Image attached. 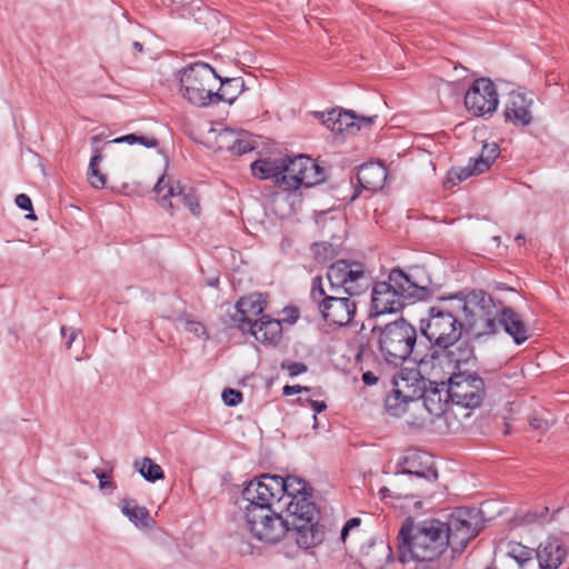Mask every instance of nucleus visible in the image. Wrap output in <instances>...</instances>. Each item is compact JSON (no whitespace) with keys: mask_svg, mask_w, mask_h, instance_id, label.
I'll return each mask as SVG.
<instances>
[{"mask_svg":"<svg viewBox=\"0 0 569 569\" xmlns=\"http://www.w3.org/2000/svg\"><path fill=\"white\" fill-rule=\"evenodd\" d=\"M252 174L259 179H272L283 190H296L301 186L312 187L326 179L325 170L310 157H268L251 164Z\"/></svg>","mask_w":569,"mask_h":569,"instance_id":"7ed1b4c3","label":"nucleus"},{"mask_svg":"<svg viewBox=\"0 0 569 569\" xmlns=\"http://www.w3.org/2000/svg\"><path fill=\"white\" fill-rule=\"evenodd\" d=\"M321 249H323L325 251H327V250H328V244H327V242H322V243H315V244H313V250H315V253H316L317 256H319V253H320V250H321Z\"/></svg>","mask_w":569,"mask_h":569,"instance_id":"864d4df0","label":"nucleus"},{"mask_svg":"<svg viewBox=\"0 0 569 569\" xmlns=\"http://www.w3.org/2000/svg\"><path fill=\"white\" fill-rule=\"evenodd\" d=\"M219 76L208 63L194 62L179 71V93L197 107L212 104Z\"/></svg>","mask_w":569,"mask_h":569,"instance_id":"39448f33","label":"nucleus"},{"mask_svg":"<svg viewBox=\"0 0 569 569\" xmlns=\"http://www.w3.org/2000/svg\"><path fill=\"white\" fill-rule=\"evenodd\" d=\"M533 99L531 93L511 91L505 104V119L517 127H526L532 122Z\"/></svg>","mask_w":569,"mask_h":569,"instance_id":"6ab92c4d","label":"nucleus"},{"mask_svg":"<svg viewBox=\"0 0 569 569\" xmlns=\"http://www.w3.org/2000/svg\"><path fill=\"white\" fill-rule=\"evenodd\" d=\"M134 467L147 481L154 482L164 478L162 468L148 457L136 461Z\"/></svg>","mask_w":569,"mask_h":569,"instance_id":"7c9ffc66","label":"nucleus"},{"mask_svg":"<svg viewBox=\"0 0 569 569\" xmlns=\"http://www.w3.org/2000/svg\"><path fill=\"white\" fill-rule=\"evenodd\" d=\"M372 331L379 332V351L387 362H402L412 353L417 330L405 319L401 318L382 328L375 327Z\"/></svg>","mask_w":569,"mask_h":569,"instance_id":"423d86ee","label":"nucleus"},{"mask_svg":"<svg viewBox=\"0 0 569 569\" xmlns=\"http://www.w3.org/2000/svg\"><path fill=\"white\" fill-rule=\"evenodd\" d=\"M279 490L277 476L264 473L248 482L239 501L248 531L264 543L273 545L283 538V506Z\"/></svg>","mask_w":569,"mask_h":569,"instance_id":"f03ea898","label":"nucleus"},{"mask_svg":"<svg viewBox=\"0 0 569 569\" xmlns=\"http://www.w3.org/2000/svg\"><path fill=\"white\" fill-rule=\"evenodd\" d=\"M111 143H128L134 144L139 143L146 148H157L158 140L153 137L139 136L136 133L126 134L119 138H114L110 141Z\"/></svg>","mask_w":569,"mask_h":569,"instance_id":"c9c22d12","label":"nucleus"},{"mask_svg":"<svg viewBox=\"0 0 569 569\" xmlns=\"http://www.w3.org/2000/svg\"><path fill=\"white\" fill-rule=\"evenodd\" d=\"M101 160V149L93 147V156L88 168V181L96 189H102L106 186V176L98 168Z\"/></svg>","mask_w":569,"mask_h":569,"instance_id":"c756f323","label":"nucleus"},{"mask_svg":"<svg viewBox=\"0 0 569 569\" xmlns=\"http://www.w3.org/2000/svg\"><path fill=\"white\" fill-rule=\"evenodd\" d=\"M418 370L420 375H426L431 383L441 386L448 385V379L457 373L447 348L423 356L418 362Z\"/></svg>","mask_w":569,"mask_h":569,"instance_id":"f3484780","label":"nucleus"},{"mask_svg":"<svg viewBox=\"0 0 569 569\" xmlns=\"http://www.w3.org/2000/svg\"><path fill=\"white\" fill-rule=\"evenodd\" d=\"M317 222L322 226V232L329 239H341L343 232V220L342 218H328L325 213L321 214Z\"/></svg>","mask_w":569,"mask_h":569,"instance_id":"72a5a7b5","label":"nucleus"},{"mask_svg":"<svg viewBox=\"0 0 569 569\" xmlns=\"http://www.w3.org/2000/svg\"><path fill=\"white\" fill-rule=\"evenodd\" d=\"M362 381L367 386H373L378 382V377L372 371H366L362 375Z\"/></svg>","mask_w":569,"mask_h":569,"instance_id":"de8ad7c7","label":"nucleus"},{"mask_svg":"<svg viewBox=\"0 0 569 569\" xmlns=\"http://www.w3.org/2000/svg\"><path fill=\"white\" fill-rule=\"evenodd\" d=\"M222 400L227 406L234 407L242 401V393L238 390L228 388L222 392Z\"/></svg>","mask_w":569,"mask_h":569,"instance_id":"79ce46f5","label":"nucleus"},{"mask_svg":"<svg viewBox=\"0 0 569 569\" xmlns=\"http://www.w3.org/2000/svg\"><path fill=\"white\" fill-rule=\"evenodd\" d=\"M499 320L497 327L500 325L505 331L512 337L517 345L523 343L530 337V329L527 323L523 322L521 316L513 309L505 307L499 310Z\"/></svg>","mask_w":569,"mask_h":569,"instance_id":"5701e85b","label":"nucleus"},{"mask_svg":"<svg viewBox=\"0 0 569 569\" xmlns=\"http://www.w3.org/2000/svg\"><path fill=\"white\" fill-rule=\"evenodd\" d=\"M390 547L382 540H370L359 553V563L363 569H383L391 560Z\"/></svg>","mask_w":569,"mask_h":569,"instance_id":"4be33fe9","label":"nucleus"},{"mask_svg":"<svg viewBox=\"0 0 569 569\" xmlns=\"http://www.w3.org/2000/svg\"><path fill=\"white\" fill-rule=\"evenodd\" d=\"M392 385V393L411 400L415 412L429 411L435 416L441 413L442 407L440 405L437 410H432L427 406L426 400L421 401L426 385L418 369H401L393 376Z\"/></svg>","mask_w":569,"mask_h":569,"instance_id":"ddd939ff","label":"nucleus"},{"mask_svg":"<svg viewBox=\"0 0 569 569\" xmlns=\"http://www.w3.org/2000/svg\"><path fill=\"white\" fill-rule=\"evenodd\" d=\"M393 493H395L397 497L402 496V493H401V492H393Z\"/></svg>","mask_w":569,"mask_h":569,"instance_id":"0e129e2a","label":"nucleus"},{"mask_svg":"<svg viewBox=\"0 0 569 569\" xmlns=\"http://www.w3.org/2000/svg\"><path fill=\"white\" fill-rule=\"evenodd\" d=\"M277 478L280 481L279 498L286 516L303 515L310 518L317 513V507L311 501L312 488L306 480L296 476L286 478L277 476Z\"/></svg>","mask_w":569,"mask_h":569,"instance_id":"9d476101","label":"nucleus"},{"mask_svg":"<svg viewBox=\"0 0 569 569\" xmlns=\"http://www.w3.org/2000/svg\"><path fill=\"white\" fill-rule=\"evenodd\" d=\"M98 478L100 479L99 486L101 489L113 488V483L111 481L106 480L104 473H98Z\"/></svg>","mask_w":569,"mask_h":569,"instance_id":"8fccbe9b","label":"nucleus"},{"mask_svg":"<svg viewBox=\"0 0 569 569\" xmlns=\"http://www.w3.org/2000/svg\"><path fill=\"white\" fill-rule=\"evenodd\" d=\"M450 361L456 365V372L460 371L462 365H467L473 358L472 348L466 343H455L452 347L447 348Z\"/></svg>","mask_w":569,"mask_h":569,"instance_id":"2f4dec72","label":"nucleus"},{"mask_svg":"<svg viewBox=\"0 0 569 569\" xmlns=\"http://www.w3.org/2000/svg\"><path fill=\"white\" fill-rule=\"evenodd\" d=\"M282 368L287 369L290 376H298L307 371V366L301 362H283Z\"/></svg>","mask_w":569,"mask_h":569,"instance_id":"37998d69","label":"nucleus"},{"mask_svg":"<svg viewBox=\"0 0 569 569\" xmlns=\"http://www.w3.org/2000/svg\"><path fill=\"white\" fill-rule=\"evenodd\" d=\"M430 457L421 452H410L403 460L402 475L415 476L417 478L437 479V470L429 466Z\"/></svg>","mask_w":569,"mask_h":569,"instance_id":"a878e982","label":"nucleus"},{"mask_svg":"<svg viewBox=\"0 0 569 569\" xmlns=\"http://www.w3.org/2000/svg\"><path fill=\"white\" fill-rule=\"evenodd\" d=\"M327 279L332 292L343 290L349 296L361 293L370 284V274L366 271L363 264L358 261H336L329 267Z\"/></svg>","mask_w":569,"mask_h":569,"instance_id":"9b49d317","label":"nucleus"},{"mask_svg":"<svg viewBox=\"0 0 569 569\" xmlns=\"http://www.w3.org/2000/svg\"><path fill=\"white\" fill-rule=\"evenodd\" d=\"M535 552L539 569H560L568 557L566 546L557 537L541 541Z\"/></svg>","mask_w":569,"mask_h":569,"instance_id":"aec40b11","label":"nucleus"},{"mask_svg":"<svg viewBox=\"0 0 569 569\" xmlns=\"http://www.w3.org/2000/svg\"><path fill=\"white\" fill-rule=\"evenodd\" d=\"M357 179L361 188L375 192L385 186L387 169L380 162H368L359 168Z\"/></svg>","mask_w":569,"mask_h":569,"instance_id":"393cba45","label":"nucleus"},{"mask_svg":"<svg viewBox=\"0 0 569 569\" xmlns=\"http://www.w3.org/2000/svg\"><path fill=\"white\" fill-rule=\"evenodd\" d=\"M132 47H133V49H134V51H136V52H139V53H140V52H142V51H143V46H142V43H141V42H139V41H134V42L132 43Z\"/></svg>","mask_w":569,"mask_h":569,"instance_id":"5fc2aeb1","label":"nucleus"},{"mask_svg":"<svg viewBox=\"0 0 569 569\" xmlns=\"http://www.w3.org/2000/svg\"><path fill=\"white\" fill-rule=\"evenodd\" d=\"M361 519L360 518H351L349 519L341 530L340 538L343 542H347V538L352 535L356 540H359L361 537L360 530Z\"/></svg>","mask_w":569,"mask_h":569,"instance_id":"ea45409f","label":"nucleus"},{"mask_svg":"<svg viewBox=\"0 0 569 569\" xmlns=\"http://www.w3.org/2000/svg\"><path fill=\"white\" fill-rule=\"evenodd\" d=\"M479 512L458 509L448 522L428 519L415 522L408 519L399 531V559L401 562H433L450 547L461 552L479 531Z\"/></svg>","mask_w":569,"mask_h":569,"instance_id":"f257e3e1","label":"nucleus"},{"mask_svg":"<svg viewBox=\"0 0 569 569\" xmlns=\"http://www.w3.org/2000/svg\"><path fill=\"white\" fill-rule=\"evenodd\" d=\"M385 407L387 412L392 417H406V421L409 425H416L423 420V412H415L413 407L411 406V400L409 401L395 393H391L386 398Z\"/></svg>","mask_w":569,"mask_h":569,"instance_id":"bb28decb","label":"nucleus"},{"mask_svg":"<svg viewBox=\"0 0 569 569\" xmlns=\"http://www.w3.org/2000/svg\"><path fill=\"white\" fill-rule=\"evenodd\" d=\"M529 423L535 429H547L549 427V421L545 418L530 417Z\"/></svg>","mask_w":569,"mask_h":569,"instance_id":"a18cd8bd","label":"nucleus"},{"mask_svg":"<svg viewBox=\"0 0 569 569\" xmlns=\"http://www.w3.org/2000/svg\"><path fill=\"white\" fill-rule=\"evenodd\" d=\"M282 521L283 537L287 532H291L297 546L301 549L315 548L325 540V529L318 522V512L310 518L303 515L282 516Z\"/></svg>","mask_w":569,"mask_h":569,"instance_id":"4468645a","label":"nucleus"},{"mask_svg":"<svg viewBox=\"0 0 569 569\" xmlns=\"http://www.w3.org/2000/svg\"><path fill=\"white\" fill-rule=\"evenodd\" d=\"M309 389L307 387H301L299 385H296V386H284L283 387V395L286 396H291V395H296V393H299L301 391H308Z\"/></svg>","mask_w":569,"mask_h":569,"instance_id":"49530a36","label":"nucleus"},{"mask_svg":"<svg viewBox=\"0 0 569 569\" xmlns=\"http://www.w3.org/2000/svg\"><path fill=\"white\" fill-rule=\"evenodd\" d=\"M247 330L250 331L257 341L267 345H277L282 336L281 322L268 316H261Z\"/></svg>","mask_w":569,"mask_h":569,"instance_id":"b1692460","label":"nucleus"},{"mask_svg":"<svg viewBox=\"0 0 569 569\" xmlns=\"http://www.w3.org/2000/svg\"><path fill=\"white\" fill-rule=\"evenodd\" d=\"M266 307V300L261 293H251L241 298L229 312L234 326L246 331L260 318Z\"/></svg>","mask_w":569,"mask_h":569,"instance_id":"a211bd4d","label":"nucleus"},{"mask_svg":"<svg viewBox=\"0 0 569 569\" xmlns=\"http://www.w3.org/2000/svg\"><path fill=\"white\" fill-rule=\"evenodd\" d=\"M311 299L318 305L322 318L330 325L347 326L356 313V303L350 297H338L327 293L322 279L316 277L312 281Z\"/></svg>","mask_w":569,"mask_h":569,"instance_id":"1a4fd4ad","label":"nucleus"},{"mask_svg":"<svg viewBox=\"0 0 569 569\" xmlns=\"http://www.w3.org/2000/svg\"><path fill=\"white\" fill-rule=\"evenodd\" d=\"M447 393L453 405L473 409L483 400L485 382L475 372L458 371L456 376L448 379Z\"/></svg>","mask_w":569,"mask_h":569,"instance_id":"f8f14e48","label":"nucleus"},{"mask_svg":"<svg viewBox=\"0 0 569 569\" xmlns=\"http://www.w3.org/2000/svg\"><path fill=\"white\" fill-rule=\"evenodd\" d=\"M181 322L183 325V329L191 333L194 338L202 341H207L209 339L207 329L201 322L190 319L181 320Z\"/></svg>","mask_w":569,"mask_h":569,"instance_id":"4c0bfd02","label":"nucleus"},{"mask_svg":"<svg viewBox=\"0 0 569 569\" xmlns=\"http://www.w3.org/2000/svg\"><path fill=\"white\" fill-rule=\"evenodd\" d=\"M27 218H28V219H36V216H34V213L31 211V213L27 214Z\"/></svg>","mask_w":569,"mask_h":569,"instance_id":"bf43d9fd","label":"nucleus"},{"mask_svg":"<svg viewBox=\"0 0 569 569\" xmlns=\"http://www.w3.org/2000/svg\"><path fill=\"white\" fill-rule=\"evenodd\" d=\"M154 191L162 207L172 208L173 203L169 199L173 198L176 201H181L194 217L200 216L201 208L194 190L181 187L180 182L171 176L162 174L154 186Z\"/></svg>","mask_w":569,"mask_h":569,"instance_id":"2eb2a0df","label":"nucleus"},{"mask_svg":"<svg viewBox=\"0 0 569 569\" xmlns=\"http://www.w3.org/2000/svg\"><path fill=\"white\" fill-rule=\"evenodd\" d=\"M493 241H496L497 244L499 246L500 244V237L499 236L493 237Z\"/></svg>","mask_w":569,"mask_h":569,"instance_id":"052dcab7","label":"nucleus"},{"mask_svg":"<svg viewBox=\"0 0 569 569\" xmlns=\"http://www.w3.org/2000/svg\"><path fill=\"white\" fill-rule=\"evenodd\" d=\"M481 172L476 171L475 161L469 163L467 167L453 169L448 173V181L456 183L461 182L473 174H480Z\"/></svg>","mask_w":569,"mask_h":569,"instance_id":"58836bf2","label":"nucleus"},{"mask_svg":"<svg viewBox=\"0 0 569 569\" xmlns=\"http://www.w3.org/2000/svg\"><path fill=\"white\" fill-rule=\"evenodd\" d=\"M100 138H101V136H100V134L93 136V137L91 138V148H92V149H93V147L99 148L98 142L100 141Z\"/></svg>","mask_w":569,"mask_h":569,"instance_id":"6e6d98bb","label":"nucleus"},{"mask_svg":"<svg viewBox=\"0 0 569 569\" xmlns=\"http://www.w3.org/2000/svg\"><path fill=\"white\" fill-rule=\"evenodd\" d=\"M549 511L548 507L541 508L540 512H532L527 516V521H535L537 518H541Z\"/></svg>","mask_w":569,"mask_h":569,"instance_id":"09e8293b","label":"nucleus"},{"mask_svg":"<svg viewBox=\"0 0 569 569\" xmlns=\"http://www.w3.org/2000/svg\"><path fill=\"white\" fill-rule=\"evenodd\" d=\"M78 332L76 330H71L68 340L66 341V347L70 349L72 347L73 341L77 339Z\"/></svg>","mask_w":569,"mask_h":569,"instance_id":"603ef678","label":"nucleus"},{"mask_svg":"<svg viewBox=\"0 0 569 569\" xmlns=\"http://www.w3.org/2000/svg\"><path fill=\"white\" fill-rule=\"evenodd\" d=\"M373 117H357L351 111L333 109L323 116V124L332 132L341 133L343 131H352L355 128L359 130L362 127H369L373 123Z\"/></svg>","mask_w":569,"mask_h":569,"instance_id":"412c9836","label":"nucleus"},{"mask_svg":"<svg viewBox=\"0 0 569 569\" xmlns=\"http://www.w3.org/2000/svg\"><path fill=\"white\" fill-rule=\"evenodd\" d=\"M122 513L139 528L151 527L152 520L146 507L138 506L133 500L123 499L121 506Z\"/></svg>","mask_w":569,"mask_h":569,"instance_id":"c85d7f7f","label":"nucleus"},{"mask_svg":"<svg viewBox=\"0 0 569 569\" xmlns=\"http://www.w3.org/2000/svg\"><path fill=\"white\" fill-rule=\"evenodd\" d=\"M455 310L460 315L463 328L473 336L492 335L497 330V309L493 299L482 290H475L465 298L455 300Z\"/></svg>","mask_w":569,"mask_h":569,"instance_id":"20e7f679","label":"nucleus"},{"mask_svg":"<svg viewBox=\"0 0 569 569\" xmlns=\"http://www.w3.org/2000/svg\"><path fill=\"white\" fill-rule=\"evenodd\" d=\"M66 331H67V328H66V327H62V328H61V332H62V335H66Z\"/></svg>","mask_w":569,"mask_h":569,"instance_id":"e2e57ef3","label":"nucleus"},{"mask_svg":"<svg viewBox=\"0 0 569 569\" xmlns=\"http://www.w3.org/2000/svg\"><path fill=\"white\" fill-rule=\"evenodd\" d=\"M390 282H378L371 295L372 315L393 313L402 309L403 298L410 296V289L417 288L409 277L399 269H393L389 276Z\"/></svg>","mask_w":569,"mask_h":569,"instance_id":"6e6552de","label":"nucleus"},{"mask_svg":"<svg viewBox=\"0 0 569 569\" xmlns=\"http://www.w3.org/2000/svg\"><path fill=\"white\" fill-rule=\"evenodd\" d=\"M499 154V147L496 142L483 144L480 156L475 159V168L478 172H485L490 168Z\"/></svg>","mask_w":569,"mask_h":569,"instance_id":"473e14b6","label":"nucleus"},{"mask_svg":"<svg viewBox=\"0 0 569 569\" xmlns=\"http://www.w3.org/2000/svg\"><path fill=\"white\" fill-rule=\"evenodd\" d=\"M211 134L217 149L232 151L234 143L237 142L238 131L229 128H222L219 130H212Z\"/></svg>","mask_w":569,"mask_h":569,"instance_id":"f704fd0d","label":"nucleus"},{"mask_svg":"<svg viewBox=\"0 0 569 569\" xmlns=\"http://www.w3.org/2000/svg\"><path fill=\"white\" fill-rule=\"evenodd\" d=\"M532 552V549L519 542H510L508 546V555L520 566H523L527 561L531 560Z\"/></svg>","mask_w":569,"mask_h":569,"instance_id":"e433bc0d","label":"nucleus"},{"mask_svg":"<svg viewBox=\"0 0 569 569\" xmlns=\"http://www.w3.org/2000/svg\"><path fill=\"white\" fill-rule=\"evenodd\" d=\"M253 149L252 141L249 139L248 134L243 131H238L237 142L234 143V148L232 149V153L241 156L247 153Z\"/></svg>","mask_w":569,"mask_h":569,"instance_id":"a19ab883","label":"nucleus"},{"mask_svg":"<svg viewBox=\"0 0 569 569\" xmlns=\"http://www.w3.org/2000/svg\"><path fill=\"white\" fill-rule=\"evenodd\" d=\"M310 403L316 412H321L327 407L323 401L311 400Z\"/></svg>","mask_w":569,"mask_h":569,"instance_id":"3c124183","label":"nucleus"},{"mask_svg":"<svg viewBox=\"0 0 569 569\" xmlns=\"http://www.w3.org/2000/svg\"><path fill=\"white\" fill-rule=\"evenodd\" d=\"M516 241L519 243V244H522L525 242V237L522 234H518L516 237Z\"/></svg>","mask_w":569,"mask_h":569,"instance_id":"13d9d810","label":"nucleus"},{"mask_svg":"<svg viewBox=\"0 0 569 569\" xmlns=\"http://www.w3.org/2000/svg\"><path fill=\"white\" fill-rule=\"evenodd\" d=\"M16 204L22 210L32 211L31 199L24 193H20L16 197Z\"/></svg>","mask_w":569,"mask_h":569,"instance_id":"c03bdc74","label":"nucleus"},{"mask_svg":"<svg viewBox=\"0 0 569 569\" xmlns=\"http://www.w3.org/2000/svg\"><path fill=\"white\" fill-rule=\"evenodd\" d=\"M499 100L493 82L486 78L477 79L465 96V104L473 116L491 114Z\"/></svg>","mask_w":569,"mask_h":569,"instance_id":"dca6fc26","label":"nucleus"},{"mask_svg":"<svg viewBox=\"0 0 569 569\" xmlns=\"http://www.w3.org/2000/svg\"><path fill=\"white\" fill-rule=\"evenodd\" d=\"M391 492H392L391 489L387 488V487H383L380 489V493L382 495V497L390 496Z\"/></svg>","mask_w":569,"mask_h":569,"instance_id":"4d7b16f0","label":"nucleus"},{"mask_svg":"<svg viewBox=\"0 0 569 569\" xmlns=\"http://www.w3.org/2000/svg\"><path fill=\"white\" fill-rule=\"evenodd\" d=\"M406 481H407V479H406L405 477H401V478H398V479H397V482H399V483H401V482H406Z\"/></svg>","mask_w":569,"mask_h":569,"instance_id":"680f3d73","label":"nucleus"},{"mask_svg":"<svg viewBox=\"0 0 569 569\" xmlns=\"http://www.w3.org/2000/svg\"><path fill=\"white\" fill-rule=\"evenodd\" d=\"M422 335L439 348L457 343L463 329L460 315L455 310V301L449 308L432 307L429 317L420 322Z\"/></svg>","mask_w":569,"mask_h":569,"instance_id":"0eeeda50","label":"nucleus"},{"mask_svg":"<svg viewBox=\"0 0 569 569\" xmlns=\"http://www.w3.org/2000/svg\"><path fill=\"white\" fill-rule=\"evenodd\" d=\"M218 83L212 96V104L220 101L231 104L244 89V81L240 77L226 79L219 77Z\"/></svg>","mask_w":569,"mask_h":569,"instance_id":"cd10ccee","label":"nucleus"}]
</instances>
